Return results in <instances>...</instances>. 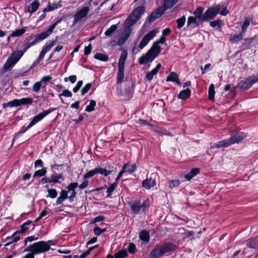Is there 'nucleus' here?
Returning a JSON list of instances; mask_svg holds the SVG:
<instances>
[{
  "instance_id": "obj_1",
  "label": "nucleus",
  "mask_w": 258,
  "mask_h": 258,
  "mask_svg": "<svg viewBox=\"0 0 258 258\" xmlns=\"http://www.w3.org/2000/svg\"><path fill=\"white\" fill-rule=\"evenodd\" d=\"M177 248V246L171 242H167L162 245H156L150 251L149 258H159L166 253L173 251Z\"/></svg>"
},
{
  "instance_id": "obj_2",
  "label": "nucleus",
  "mask_w": 258,
  "mask_h": 258,
  "mask_svg": "<svg viewBox=\"0 0 258 258\" xmlns=\"http://www.w3.org/2000/svg\"><path fill=\"white\" fill-rule=\"evenodd\" d=\"M56 110V108H49L48 110L42 111L41 113H39L37 115L34 116L32 120H31L29 124L27 125V127L23 126L21 130L19 131L18 133H17L13 139V143L14 140L18 137L19 135L25 133L28 129L31 128L32 126L34 125L37 122L41 120L43 118H44L46 116H47L49 113Z\"/></svg>"
},
{
  "instance_id": "obj_3",
  "label": "nucleus",
  "mask_w": 258,
  "mask_h": 258,
  "mask_svg": "<svg viewBox=\"0 0 258 258\" xmlns=\"http://www.w3.org/2000/svg\"><path fill=\"white\" fill-rule=\"evenodd\" d=\"M46 38H47V37L43 32L39 34H31L25 38L22 48L24 51L26 52L31 46L36 45Z\"/></svg>"
},
{
  "instance_id": "obj_4",
  "label": "nucleus",
  "mask_w": 258,
  "mask_h": 258,
  "mask_svg": "<svg viewBox=\"0 0 258 258\" xmlns=\"http://www.w3.org/2000/svg\"><path fill=\"white\" fill-rule=\"evenodd\" d=\"M50 248L49 244L44 241L34 243L24 249L23 252L29 251L34 255L48 251Z\"/></svg>"
},
{
  "instance_id": "obj_5",
  "label": "nucleus",
  "mask_w": 258,
  "mask_h": 258,
  "mask_svg": "<svg viewBox=\"0 0 258 258\" xmlns=\"http://www.w3.org/2000/svg\"><path fill=\"white\" fill-rule=\"evenodd\" d=\"M127 52L123 50L120 56L118 62V71L116 77V83L120 84L123 82L124 79V64L127 58Z\"/></svg>"
},
{
  "instance_id": "obj_6",
  "label": "nucleus",
  "mask_w": 258,
  "mask_h": 258,
  "mask_svg": "<svg viewBox=\"0 0 258 258\" xmlns=\"http://www.w3.org/2000/svg\"><path fill=\"white\" fill-rule=\"evenodd\" d=\"M257 82H258V75L252 76L241 80L238 84L237 87L242 90H246Z\"/></svg>"
},
{
  "instance_id": "obj_7",
  "label": "nucleus",
  "mask_w": 258,
  "mask_h": 258,
  "mask_svg": "<svg viewBox=\"0 0 258 258\" xmlns=\"http://www.w3.org/2000/svg\"><path fill=\"white\" fill-rule=\"evenodd\" d=\"M221 6L220 4L216 5L209 8L204 14V21L207 22L214 19L217 15L219 13Z\"/></svg>"
},
{
  "instance_id": "obj_8",
  "label": "nucleus",
  "mask_w": 258,
  "mask_h": 258,
  "mask_svg": "<svg viewBox=\"0 0 258 258\" xmlns=\"http://www.w3.org/2000/svg\"><path fill=\"white\" fill-rule=\"evenodd\" d=\"M246 135L245 133L242 132L236 133L235 134H232L231 137L227 139L224 140L225 141L227 147L235 144L239 143L244 140L246 138Z\"/></svg>"
},
{
  "instance_id": "obj_9",
  "label": "nucleus",
  "mask_w": 258,
  "mask_h": 258,
  "mask_svg": "<svg viewBox=\"0 0 258 258\" xmlns=\"http://www.w3.org/2000/svg\"><path fill=\"white\" fill-rule=\"evenodd\" d=\"M20 230L15 231L11 236H8L6 238V240L10 239L11 238H13V239L12 241L8 242L5 244L4 245L5 246H7L13 243L18 241L21 239V237L19 235H18V234L24 233L28 229V228L26 227V226L24 225V223L20 226Z\"/></svg>"
},
{
  "instance_id": "obj_10",
  "label": "nucleus",
  "mask_w": 258,
  "mask_h": 258,
  "mask_svg": "<svg viewBox=\"0 0 258 258\" xmlns=\"http://www.w3.org/2000/svg\"><path fill=\"white\" fill-rule=\"evenodd\" d=\"M169 9L164 6L163 4V6L158 8L155 11H154L148 18V21L149 23H152L155 21L156 19L160 18L163 15L165 12Z\"/></svg>"
},
{
  "instance_id": "obj_11",
  "label": "nucleus",
  "mask_w": 258,
  "mask_h": 258,
  "mask_svg": "<svg viewBox=\"0 0 258 258\" xmlns=\"http://www.w3.org/2000/svg\"><path fill=\"white\" fill-rule=\"evenodd\" d=\"M90 9L88 7H84L78 11L74 16L73 25H75L80 21L85 18L89 13Z\"/></svg>"
},
{
  "instance_id": "obj_12",
  "label": "nucleus",
  "mask_w": 258,
  "mask_h": 258,
  "mask_svg": "<svg viewBox=\"0 0 258 258\" xmlns=\"http://www.w3.org/2000/svg\"><path fill=\"white\" fill-rule=\"evenodd\" d=\"M156 33V30L154 29L153 30L150 31L149 33L146 34L143 37L138 46L139 49H138V51H139L141 49H143L144 47H145L147 45L149 41L155 36Z\"/></svg>"
},
{
  "instance_id": "obj_13",
  "label": "nucleus",
  "mask_w": 258,
  "mask_h": 258,
  "mask_svg": "<svg viewBox=\"0 0 258 258\" xmlns=\"http://www.w3.org/2000/svg\"><path fill=\"white\" fill-rule=\"evenodd\" d=\"M63 20V17L54 19L53 21V23L49 26L48 29L46 31L43 32L44 34L46 35L47 38L52 33L53 30L54 29L56 25L59 23H61Z\"/></svg>"
},
{
  "instance_id": "obj_14",
  "label": "nucleus",
  "mask_w": 258,
  "mask_h": 258,
  "mask_svg": "<svg viewBox=\"0 0 258 258\" xmlns=\"http://www.w3.org/2000/svg\"><path fill=\"white\" fill-rule=\"evenodd\" d=\"M155 57L152 55L148 51L146 54H143L138 59L140 64H144L147 62H152Z\"/></svg>"
},
{
  "instance_id": "obj_15",
  "label": "nucleus",
  "mask_w": 258,
  "mask_h": 258,
  "mask_svg": "<svg viewBox=\"0 0 258 258\" xmlns=\"http://www.w3.org/2000/svg\"><path fill=\"white\" fill-rule=\"evenodd\" d=\"M132 213L138 215L140 213L141 210L140 201L135 200L131 201L128 203Z\"/></svg>"
},
{
  "instance_id": "obj_16",
  "label": "nucleus",
  "mask_w": 258,
  "mask_h": 258,
  "mask_svg": "<svg viewBox=\"0 0 258 258\" xmlns=\"http://www.w3.org/2000/svg\"><path fill=\"white\" fill-rule=\"evenodd\" d=\"M78 186V182H72L69 184L67 187V188L69 191H72L70 196L69 197V200L70 202H73L74 201V198L77 194L75 191V188Z\"/></svg>"
},
{
  "instance_id": "obj_17",
  "label": "nucleus",
  "mask_w": 258,
  "mask_h": 258,
  "mask_svg": "<svg viewBox=\"0 0 258 258\" xmlns=\"http://www.w3.org/2000/svg\"><path fill=\"white\" fill-rule=\"evenodd\" d=\"M145 8L143 6L137 7L131 13V17L135 15L137 16L135 21H138L141 16L145 13Z\"/></svg>"
},
{
  "instance_id": "obj_18",
  "label": "nucleus",
  "mask_w": 258,
  "mask_h": 258,
  "mask_svg": "<svg viewBox=\"0 0 258 258\" xmlns=\"http://www.w3.org/2000/svg\"><path fill=\"white\" fill-rule=\"evenodd\" d=\"M253 40L256 41L257 36L255 35L253 37H251L249 38L245 39V42L243 43L240 46V49L241 51H243L246 49H248L250 48L251 46V43Z\"/></svg>"
},
{
  "instance_id": "obj_19",
  "label": "nucleus",
  "mask_w": 258,
  "mask_h": 258,
  "mask_svg": "<svg viewBox=\"0 0 258 258\" xmlns=\"http://www.w3.org/2000/svg\"><path fill=\"white\" fill-rule=\"evenodd\" d=\"M166 82H172L176 83L178 86H180L181 83L178 78V75L174 72H171L167 76Z\"/></svg>"
},
{
  "instance_id": "obj_20",
  "label": "nucleus",
  "mask_w": 258,
  "mask_h": 258,
  "mask_svg": "<svg viewBox=\"0 0 258 258\" xmlns=\"http://www.w3.org/2000/svg\"><path fill=\"white\" fill-rule=\"evenodd\" d=\"M204 11V9L203 7H199L196 9V10L193 13V14L195 15V17L201 23L204 22L203 19Z\"/></svg>"
},
{
  "instance_id": "obj_21",
  "label": "nucleus",
  "mask_w": 258,
  "mask_h": 258,
  "mask_svg": "<svg viewBox=\"0 0 258 258\" xmlns=\"http://www.w3.org/2000/svg\"><path fill=\"white\" fill-rule=\"evenodd\" d=\"M246 246L247 247L253 249L258 248V236L253 238H251L247 240Z\"/></svg>"
},
{
  "instance_id": "obj_22",
  "label": "nucleus",
  "mask_w": 258,
  "mask_h": 258,
  "mask_svg": "<svg viewBox=\"0 0 258 258\" xmlns=\"http://www.w3.org/2000/svg\"><path fill=\"white\" fill-rule=\"evenodd\" d=\"M61 3V1L57 3H53L52 5L49 3L47 7L43 10V12H50L57 9L58 8H61L62 7Z\"/></svg>"
},
{
  "instance_id": "obj_23",
  "label": "nucleus",
  "mask_w": 258,
  "mask_h": 258,
  "mask_svg": "<svg viewBox=\"0 0 258 258\" xmlns=\"http://www.w3.org/2000/svg\"><path fill=\"white\" fill-rule=\"evenodd\" d=\"M148 51L156 58L161 52V47L157 43L154 42Z\"/></svg>"
},
{
  "instance_id": "obj_24",
  "label": "nucleus",
  "mask_w": 258,
  "mask_h": 258,
  "mask_svg": "<svg viewBox=\"0 0 258 258\" xmlns=\"http://www.w3.org/2000/svg\"><path fill=\"white\" fill-rule=\"evenodd\" d=\"M68 191L66 190H62L60 192V196L57 198L56 201L55 205H60L62 203V202L66 200L67 199H69V197L68 195Z\"/></svg>"
},
{
  "instance_id": "obj_25",
  "label": "nucleus",
  "mask_w": 258,
  "mask_h": 258,
  "mask_svg": "<svg viewBox=\"0 0 258 258\" xmlns=\"http://www.w3.org/2000/svg\"><path fill=\"white\" fill-rule=\"evenodd\" d=\"M191 95V90L189 88L181 91L178 94V98L185 100L189 98Z\"/></svg>"
},
{
  "instance_id": "obj_26",
  "label": "nucleus",
  "mask_w": 258,
  "mask_h": 258,
  "mask_svg": "<svg viewBox=\"0 0 258 258\" xmlns=\"http://www.w3.org/2000/svg\"><path fill=\"white\" fill-rule=\"evenodd\" d=\"M155 185V181L151 178L146 179L142 182V186L147 189H149Z\"/></svg>"
},
{
  "instance_id": "obj_27",
  "label": "nucleus",
  "mask_w": 258,
  "mask_h": 258,
  "mask_svg": "<svg viewBox=\"0 0 258 258\" xmlns=\"http://www.w3.org/2000/svg\"><path fill=\"white\" fill-rule=\"evenodd\" d=\"M200 169L199 168H194L191 169L190 172L184 175V177L186 179L189 181L194 177L196 176L200 173Z\"/></svg>"
},
{
  "instance_id": "obj_28",
  "label": "nucleus",
  "mask_w": 258,
  "mask_h": 258,
  "mask_svg": "<svg viewBox=\"0 0 258 258\" xmlns=\"http://www.w3.org/2000/svg\"><path fill=\"white\" fill-rule=\"evenodd\" d=\"M139 238L145 243H148L150 241V234L147 230H142L139 233Z\"/></svg>"
},
{
  "instance_id": "obj_29",
  "label": "nucleus",
  "mask_w": 258,
  "mask_h": 258,
  "mask_svg": "<svg viewBox=\"0 0 258 258\" xmlns=\"http://www.w3.org/2000/svg\"><path fill=\"white\" fill-rule=\"evenodd\" d=\"M33 103V100L31 98H23L21 99H17V107L22 105H31Z\"/></svg>"
},
{
  "instance_id": "obj_30",
  "label": "nucleus",
  "mask_w": 258,
  "mask_h": 258,
  "mask_svg": "<svg viewBox=\"0 0 258 258\" xmlns=\"http://www.w3.org/2000/svg\"><path fill=\"white\" fill-rule=\"evenodd\" d=\"M25 52V51H24L23 49L21 50H17L13 52L10 56L12 57L15 62H17Z\"/></svg>"
},
{
  "instance_id": "obj_31",
  "label": "nucleus",
  "mask_w": 258,
  "mask_h": 258,
  "mask_svg": "<svg viewBox=\"0 0 258 258\" xmlns=\"http://www.w3.org/2000/svg\"><path fill=\"white\" fill-rule=\"evenodd\" d=\"M94 58L96 59L106 62L109 59V57L107 55L100 52H97L94 55Z\"/></svg>"
},
{
  "instance_id": "obj_32",
  "label": "nucleus",
  "mask_w": 258,
  "mask_h": 258,
  "mask_svg": "<svg viewBox=\"0 0 258 258\" xmlns=\"http://www.w3.org/2000/svg\"><path fill=\"white\" fill-rule=\"evenodd\" d=\"M60 179L61 180H64V177H63L62 174L57 173V174H53L52 175L51 180V183H60L61 181L59 180Z\"/></svg>"
},
{
  "instance_id": "obj_33",
  "label": "nucleus",
  "mask_w": 258,
  "mask_h": 258,
  "mask_svg": "<svg viewBox=\"0 0 258 258\" xmlns=\"http://www.w3.org/2000/svg\"><path fill=\"white\" fill-rule=\"evenodd\" d=\"M16 63L17 62H15L12 57L10 56L5 63L3 69L5 70H8L10 68L13 67Z\"/></svg>"
},
{
  "instance_id": "obj_34",
  "label": "nucleus",
  "mask_w": 258,
  "mask_h": 258,
  "mask_svg": "<svg viewBox=\"0 0 258 258\" xmlns=\"http://www.w3.org/2000/svg\"><path fill=\"white\" fill-rule=\"evenodd\" d=\"M105 169L106 170L107 175H109L112 173H115L117 172V169L116 167L112 166L110 163H107L105 165Z\"/></svg>"
},
{
  "instance_id": "obj_35",
  "label": "nucleus",
  "mask_w": 258,
  "mask_h": 258,
  "mask_svg": "<svg viewBox=\"0 0 258 258\" xmlns=\"http://www.w3.org/2000/svg\"><path fill=\"white\" fill-rule=\"evenodd\" d=\"M128 255L126 250L123 249L114 254L113 257L115 258H126Z\"/></svg>"
},
{
  "instance_id": "obj_36",
  "label": "nucleus",
  "mask_w": 258,
  "mask_h": 258,
  "mask_svg": "<svg viewBox=\"0 0 258 258\" xmlns=\"http://www.w3.org/2000/svg\"><path fill=\"white\" fill-rule=\"evenodd\" d=\"M117 186V182H114L111 184L108 187L107 190L106 198H110L112 195L113 191L114 190L115 188Z\"/></svg>"
},
{
  "instance_id": "obj_37",
  "label": "nucleus",
  "mask_w": 258,
  "mask_h": 258,
  "mask_svg": "<svg viewBox=\"0 0 258 258\" xmlns=\"http://www.w3.org/2000/svg\"><path fill=\"white\" fill-rule=\"evenodd\" d=\"M56 40L49 41L47 42L42 48V50H44L45 52H48L54 46Z\"/></svg>"
},
{
  "instance_id": "obj_38",
  "label": "nucleus",
  "mask_w": 258,
  "mask_h": 258,
  "mask_svg": "<svg viewBox=\"0 0 258 258\" xmlns=\"http://www.w3.org/2000/svg\"><path fill=\"white\" fill-rule=\"evenodd\" d=\"M243 34L244 33H242V31H241L239 34L234 35L232 37L230 38V42L232 43H234L240 41L243 38Z\"/></svg>"
},
{
  "instance_id": "obj_39",
  "label": "nucleus",
  "mask_w": 258,
  "mask_h": 258,
  "mask_svg": "<svg viewBox=\"0 0 258 258\" xmlns=\"http://www.w3.org/2000/svg\"><path fill=\"white\" fill-rule=\"evenodd\" d=\"M137 16L135 15L132 16L131 17V14L128 16L126 20L125 21V22L124 23V25H128V26H132L134 24H135L137 21H135L136 20Z\"/></svg>"
},
{
  "instance_id": "obj_40",
  "label": "nucleus",
  "mask_w": 258,
  "mask_h": 258,
  "mask_svg": "<svg viewBox=\"0 0 258 258\" xmlns=\"http://www.w3.org/2000/svg\"><path fill=\"white\" fill-rule=\"evenodd\" d=\"M140 206L142 212L145 213L149 210V208L150 207V200L149 199L146 200L142 204L140 203Z\"/></svg>"
},
{
  "instance_id": "obj_41",
  "label": "nucleus",
  "mask_w": 258,
  "mask_h": 258,
  "mask_svg": "<svg viewBox=\"0 0 258 258\" xmlns=\"http://www.w3.org/2000/svg\"><path fill=\"white\" fill-rule=\"evenodd\" d=\"M46 187L48 188L47 192L48 194L46 195V198H51L52 199H54L56 198L57 196V192L56 190L54 188H48V185H46Z\"/></svg>"
},
{
  "instance_id": "obj_42",
  "label": "nucleus",
  "mask_w": 258,
  "mask_h": 258,
  "mask_svg": "<svg viewBox=\"0 0 258 258\" xmlns=\"http://www.w3.org/2000/svg\"><path fill=\"white\" fill-rule=\"evenodd\" d=\"M215 94V91L214 90V85L212 84L210 85L209 90H208V99L210 100L214 101V96Z\"/></svg>"
},
{
  "instance_id": "obj_43",
  "label": "nucleus",
  "mask_w": 258,
  "mask_h": 258,
  "mask_svg": "<svg viewBox=\"0 0 258 258\" xmlns=\"http://www.w3.org/2000/svg\"><path fill=\"white\" fill-rule=\"evenodd\" d=\"M26 32L25 29L22 28L20 29H16L15 31L13 32L11 34L12 37H19L22 36Z\"/></svg>"
},
{
  "instance_id": "obj_44",
  "label": "nucleus",
  "mask_w": 258,
  "mask_h": 258,
  "mask_svg": "<svg viewBox=\"0 0 258 258\" xmlns=\"http://www.w3.org/2000/svg\"><path fill=\"white\" fill-rule=\"evenodd\" d=\"M47 172L46 168H42L41 169L37 170L34 173L33 177H42L44 176Z\"/></svg>"
},
{
  "instance_id": "obj_45",
  "label": "nucleus",
  "mask_w": 258,
  "mask_h": 258,
  "mask_svg": "<svg viewBox=\"0 0 258 258\" xmlns=\"http://www.w3.org/2000/svg\"><path fill=\"white\" fill-rule=\"evenodd\" d=\"M179 0H164L163 4L167 8H171L174 6Z\"/></svg>"
},
{
  "instance_id": "obj_46",
  "label": "nucleus",
  "mask_w": 258,
  "mask_h": 258,
  "mask_svg": "<svg viewBox=\"0 0 258 258\" xmlns=\"http://www.w3.org/2000/svg\"><path fill=\"white\" fill-rule=\"evenodd\" d=\"M180 184V181L178 179H172L168 182L169 187L170 189L178 186Z\"/></svg>"
},
{
  "instance_id": "obj_47",
  "label": "nucleus",
  "mask_w": 258,
  "mask_h": 258,
  "mask_svg": "<svg viewBox=\"0 0 258 258\" xmlns=\"http://www.w3.org/2000/svg\"><path fill=\"white\" fill-rule=\"evenodd\" d=\"M117 28L116 25H111L105 32V35L107 36H110L113 32H114Z\"/></svg>"
},
{
  "instance_id": "obj_48",
  "label": "nucleus",
  "mask_w": 258,
  "mask_h": 258,
  "mask_svg": "<svg viewBox=\"0 0 258 258\" xmlns=\"http://www.w3.org/2000/svg\"><path fill=\"white\" fill-rule=\"evenodd\" d=\"M134 87L135 84L132 83L131 88H126L124 91L125 95L130 98L132 97L134 93Z\"/></svg>"
},
{
  "instance_id": "obj_49",
  "label": "nucleus",
  "mask_w": 258,
  "mask_h": 258,
  "mask_svg": "<svg viewBox=\"0 0 258 258\" xmlns=\"http://www.w3.org/2000/svg\"><path fill=\"white\" fill-rule=\"evenodd\" d=\"M227 147V145L226 144L225 141L224 140H222L221 141L218 142L216 144H214L213 145H211L210 146V149H213L216 148H221V147Z\"/></svg>"
},
{
  "instance_id": "obj_50",
  "label": "nucleus",
  "mask_w": 258,
  "mask_h": 258,
  "mask_svg": "<svg viewBox=\"0 0 258 258\" xmlns=\"http://www.w3.org/2000/svg\"><path fill=\"white\" fill-rule=\"evenodd\" d=\"M2 106L4 109H5L7 107H17V99H14L9 102L3 103Z\"/></svg>"
},
{
  "instance_id": "obj_51",
  "label": "nucleus",
  "mask_w": 258,
  "mask_h": 258,
  "mask_svg": "<svg viewBox=\"0 0 258 258\" xmlns=\"http://www.w3.org/2000/svg\"><path fill=\"white\" fill-rule=\"evenodd\" d=\"M250 20L248 17H246L244 19V22L241 26L242 33H245L248 26L249 25Z\"/></svg>"
},
{
  "instance_id": "obj_52",
  "label": "nucleus",
  "mask_w": 258,
  "mask_h": 258,
  "mask_svg": "<svg viewBox=\"0 0 258 258\" xmlns=\"http://www.w3.org/2000/svg\"><path fill=\"white\" fill-rule=\"evenodd\" d=\"M96 101L94 100H91L90 101V104L87 106L85 111L88 112H92L94 110V107L96 106Z\"/></svg>"
},
{
  "instance_id": "obj_53",
  "label": "nucleus",
  "mask_w": 258,
  "mask_h": 258,
  "mask_svg": "<svg viewBox=\"0 0 258 258\" xmlns=\"http://www.w3.org/2000/svg\"><path fill=\"white\" fill-rule=\"evenodd\" d=\"M185 20L186 18L185 16H183L180 18H179L176 20L177 28L180 29L184 26L185 22Z\"/></svg>"
},
{
  "instance_id": "obj_54",
  "label": "nucleus",
  "mask_w": 258,
  "mask_h": 258,
  "mask_svg": "<svg viewBox=\"0 0 258 258\" xmlns=\"http://www.w3.org/2000/svg\"><path fill=\"white\" fill-rule=\"evenodd\" d=\"M131 26H128V25H125V28L122 32V36L127 39L131 35L132 32V29L131 28Z\"/></svg>"
},
{
  "instance_id": "obj_55",
  "label": "nucleus",
  "mask_w": 258,
  "mask_h": 258,
  "mask_svg": "<svg viewBox=\"0 0 258 258\" xmlns=\"http://www.w3.org/2000/svg\"><path fill=\"white\" fill-rule=\"evenodd\" d=\"M42 84L40 81L35 82L32 87V91L34 92L38 93L40 91Z\"/></svg>"
},
{
  "instance_id": "obj_56",
  "label": "nucleus",
  "mask_w": 258,
  "mask_h": 258,
  "mask_svg": "<svg viewBox=\"0 0 258 258\" xmlns=\"http://www.w3.org/2000/svg\"><path fill=\"white\" fill-rule=\"evenodd\" d=\"M157 73L153 69L151 71L148 72L146 76V78L148 81L150 82L153 78L154 76L156 75Z\"/></svg>"
},
{
  "instance_id": "obj_57",
  "label": "nucleus",
  "mask_w": 258,
  "mask_h": 258,
  "mask_svg": "<svg viewBox=\"0 0 258 258\" xmlns=\"http://www.w3.org/2000/svg\"><path fill=\"white\" fill-rule=\"evenodd\" d=\"M106 230L107 229L106 228L101 229L98 226H96L94 228L93 231L96 235L99 236L101 235L103 232H105Z\"/></svg>"
},
{
  "instance_id": "obj_58",
  "label": "nucleus",
  "mask_w": 258,
  "mask_h": 258,
  "mask_svg": "<svg viewBox=\"0 0 258 258\" xmlns=\"http://www.w3.org/2000/svg\"><path fill=\"white\" fill-rule=\"evenodd\" d=\"M95 171L96 172V174H100L101 175H104V176H107L106 170L105 169V168H94Z\"/></svg>"
},
{
  "instance_id": "obj_59",
  "label": "nucleus",
  "mask_w": 258,
  "mask_h": 258,
  "mask_svg": "<svg viewBox=\"0 0 258 258\" xmlns=\"http://www.w3.org/2000/svg\"><path fill=\"white\" fill-rule=\"evenodd\" d=\"M127 250L131 254H134L136 252L137 248L136 245L134 243H130L127 247Z\"/></svg>"
},
{
  "instance_id": "obj_60",
  "label": "nucleus",
  "mask_w": 258,
  "mask_h": 258,
  "mask_svg": "<svg viewBox=\"0 0 258 258\" xmlns=\"http://www.w3.org/2000/svg\"><path fill=\"white\" fill-rule=\"evenodd\" d=\"M92 86V84L91 83L87 84L81 90V94L82 95H84L86 94L89 90L91 89Z\"/></svg>"
},
{
  "instance_id": "obj_61",
  "label": "nucleus",
  "mask_w": 258,
  "mask_h": 258,
  "mask_svg": "<svg viewBox=\"0 0 258 258\" xmlns=\"http://www.w3.org/2000/svg\"><path fill=\"white\" fill-rule=\"evenodd\" d=\"M96 174L95 169L91 170L87 172L83 176L84 179H87Z\"/></svg>"
},
{
  "instance_id": "obj_62",
  "label": "nucleus",
  "mask_w": 258,
  "mask_h": 258,
  "mask_svg": "<svg viewBox=\"0 0 258 258\" xmlns=\"http://www.w3.org/2000/svg\"><path fill=\"white\" fill-rule=\"evenodd\" d=\"M222 24V22L221 20H217L215 21L210 22V25L213 28H215L216 26H218L219 28H220Z\"/></svg>"
},
{
  "instance_id": "obj_63",
  "label": "nucleus",
  "mask_w": 258,
  "mask_h": 258,
  "mask_svg": "<svg viewBox=\"0 0 258 258\" xmlns=\"http://www.w3.org/2000/svg\"><path fill=\"white\" fill-rule=\"evenodd\" d=\"M52 79V78L51 76H45L43 77L41 80H40V82L43 84H47L50 82Z\"/></svg>"
},
{
  "instance_id": "obj_64",
  "label": "nucleus",
  "mask_w": 258,
  "mask_h": 258,
  "mask_svg": "<svg viewBox=\"0 0 258 258\" xmlns=\"http://www.w3.org/2000/svg\"><path fill=\"white\" fill-rule=\"evenodd\" d=\"M197 18L195 17L190 16L187 19V25H189L191 24H194L196 26H198Z\"/></svg>"
}]
</instances>
